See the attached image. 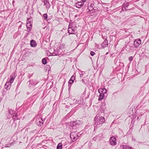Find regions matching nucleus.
Instances as JSON below:
<instances>
[{"label":"nucleus","instance_id":"obj_1","mask_svg":"<svg viewBox=\"0 0 149 149\" xmlns=\"http://www.w3.org/2000/svg\"><path fill=\"white\" fill-rule=\"evenodd\" d=\"M105 121V118L104 117L96 116L94 118V125L95 129L101 126Z\"/></svg>","mask_w":149,"mask_h":149},{"label":"nucleus","instance_id":"obj_2","mask_svg":"<svg viewBox=\"0 0 149 149\" xmlns=\"http://www.w3.org/2000/svg\"><path fill=\"white\" fill-rule=\"evenodd\" d=\"M72 130L70 133V137L72 141L71 143L74 142L77 140L79 137V136L76 133V130L75 129L74 131Z\"/></svg>","mask_w":149,"mask_h":149},{"label":"nucleus","instance_id":"obj_3","mask_svg":"<svg viewBox=\"0 0 149 149\" xmlns=\"http://www.w3.org/2000/svg\"><path fill=\"white\" fill-rule=\"evenodd\" d=\"M68 31L69 34H75L77 33V30L73 26L72 23H70L68 27Z\"/></svg>","mask_w":149,"mask_h":149},{"label":"nucleus","instance_id":"obj_4","mask_svg":"<svg viewBox=\"0 0 149 149\" xmlns=\"http://www.w3.org/2000/svg\"><path fill=\"white\" fill-rule=\"evenodd\" d=\"M106 56H104L103 57H100V59H98L97 63V64L100 65H102V63H104V62L105 61Z\"/></svg>","mask_w":149,"mask_h":149},{"label":"nucleus","instance_id":"obj_5","mask_svg":"<svg viewBox=\"0 0 149 149\" xmlns=\"http://www.w3.org/2000/svg\"><path fill=\"white\" fill-rule=\"evenodd\" d=\"M82 98L80 97L79 99L76 100L75 99H74L73 100V103H70V105H73V104H80L81 103H83Z\"/></svg>","mask_w":149,"mask_h":149},{"label":"nucleus","instance_id":"obj_6","mask_svg":"<svg viewBox=\"0 0 149 149\" xmlns=\"http://www.w3.org/2000/svg\"><path fill=\"white\" fill-rule=\"evenodd\" d=\"M81 124V121L79 120H77L75 121H72L70 123V126L71 127H74L78 125H80Z\"/></svg>","mask_w":149,"mask_h":149},{"label":"nucleus","instance_id":"obj_7","mask_svg":"<svg viewBox=\"0 0 149 149\" xmlns=\"http://www.w3.org/2000/svg\"><path fill=\"white\" fill-rule=\"evenodd\" d=\"M110 144L112 146H115L116 144V138L114 136H113L110 138Z\"/></svg>","mask_w":149,"mask_h":149},{"label":"nucleus","instance_id":"obj_8","mask_svg":"<svg viewBox=\"0 0 149 149\" xmlns=\"http://www.w3.org/2000/svg\"><path fill=\"white\" fill-rule=\"evenodd\" d=\"M141 43V41L140 39H136L134 42V45L135 48H138Z\"/></svg>","mask_w":149,"mask_h":149},{"label":"nucleus","instance_id":"obj_9","mask_svg":"<svg viewBox=\"0 0 149 149\" xmlns=\"http://www.w3.org/2000/svg\"><path fill=\"white\" fill-rule=\"evenodd\" d=\"M99 93H101L103 94H105L106 96H107V90L105 88H100L98 90Z\"/></svg>","mask_w":149,"mask_h":149},{"label":"nucleus","instance_id":"obj_10","mask_svg":"<svg viewBox=\"0 0 149 149\" xmlns=\"http://www.w3.org/2000/svg\"><path fill=\"white\" fill-rule=\"evenodd\" d=\"M28 83H29V86L31 87L32 86H35L38 83V81L36 80H33L32 81L29 80Z\"/></svg>","mask_w":149,"mask_h":149},{"label":"nucleus","instance_id":"obj_11","mask_svg":"<svg viewBox=\"0 0 149 149\" xmlns=\"http://www.w3.org/2000/svg\"><path fill=\"white\" fill-rule=\"evenodd\" d=\"M36 124L38 126H41L43 124L42 120L40 118H37L36 120Z\"/></svg>","mask_w":149,"mask_h":149},{"label":"nucleus","instance_id":"obj_12","mask_svg":"<svg viewBox=\"0 0 149 149\" xmlns=\"http://www.w3.org/2000/svg\"><path fill=\"white\" fill-rule=\"evenodd\" d=\"M26 26L27 29V31L28 32V33H27V34L28 35L29 34V33L32 27V24L30 22L26 23Z\"/></svg>","mask_w":149,"mask_h":149},{"label":"nucleus","instance_id":"obj_13","mask_svg":"<svg viewBox=\"0 0 149 149\" xmlns=\"http://www.w3.org/2000/svg\"><path fill=\"white\" fill-rule=\"evenodd\" d=\"M76 6L78 8H80L82 7L84 5V4L80 1L77 2L75 3Z\"/></svg>","mask_w":149,"mask_h":149},{"label":"nucleus","instance_id":"obj_14","mask_svg":"<svg viewBox=\"0 0 149 149\" xmlns=\"http://www.w3.org/2000/svg\"><path fill=\"white\" fill-rule=\"evenodd\" d=\"M75 76L73 75L71 77L68 82L69 85H71L73 83L75 79Z\"/></svg>","mask_w":149,"mask_h":149},{"label":"nucleus","instance_id":"obj_15","mask_svg":"<svg viewBox=\"0 0 149 149\" xmlns=\"http://www.w3.org/2000/svg\"><path fill=\"white\" fill-rule=\"evenodd\" d=\"M15 77L16 76L15 75V74H12L11 75L10 77V81L9 82L10 84H11L13 82L14 79Z\"/></svg>","mask_w":149,"mask_h":149},{"label":"nucleus","instance_id":"obj_16","mask_svg":"<svg viewBox=\"0 0 149 149\" xmlns=\"http://www.w3.org/2000/svg\"><path fill=\"white\" fill-rule=\"evenodd\" d=\"M44 5L46 6V7L47 8H49L50 7V5L49 2V0H44Z\"/></svg>","mask_w":149,"mask_h":149},{"label":"nucleus","instance_id":"obj_17","mask_svg":"<svg viewBox=\"0 0 149 149\" xmlns=\"http://www.w3.org/2000/svg\"><path fill=\"white\" fill-rule=\"evenodd\" d=\"M108 45V40H105L102 42V47H107Z\"/></svg>","mask_w":149,"mask_h":149},{"label":"nucleus","instance_id":"obj_18","mask_svg":"<svg viewBox=\"0 0 149 149\" xmlns=\"http://www.w3.org/2000/svg\"><path fill=\"white\" fill-rule=\"evenodd\" d=\"M11 84H10L9 82H7L5 84V88L8 90L10 89Z\"/></svg>","mask_w":149,"mask_h":149},{"label":"nucleus","instance_id":"obj_19","mask_svg":"<svg viewBox=\"0 0 149 149\" xmlns=\"http://www.w3.org/2000/svg\"><path fill=\"white\" fill-rule=\"evenodd\" d=\"M30 45L31 47H35L37 45V44L36 41L33 40H31L30 42Z\"/></svg>","mask_w":149,"mask_h":149},{"label":"nucleus","instance_id":"obj_20","mask_svg":"<svg viewBox=\"0 0 149 149\" xmlns=\"http://www.w3.org/2000/svg\"><path fill=\"white\" fill-rule=\"evenodd\" d=\"M100 94L99 95V98L98 99V100L99 101H101L102 99H104V97L106 96L105 94H103L101 93H100Z\"/></svg>","mask_w":149,"mask_h":149},{"label":"nucleus","instance_id":"obj_21","mask_svg":"<svg viewBox=\"0 0 149 149\" xmlns=\"http://www.w3.org/2000/svg\"><path fill=\"white\" fill-rule=\"evenodd\" d=\"M122 148L123 149H134L132 147L128 145H123Z\"/></svg>","mask_w":149,"mask_h":149},{"label":"nucleus","instance_id":"obj_22","mask_svg":"<svg viewBox=\"0 0 149 149\" xmlns=\"http://www.w3.org/2000/svg\"><path fill=\"white\" fill-rule=\"evenodd\" d=\"M50 55L51 56H57L58 55V52H57L56 49H54V52L52 53H50Z\"/></svg>","mask_w":149,"mask_h":149},{"label":"nucleus","instance_id":"obj_23","mask_svg":"<svg viewBox=\"0 0 149 149\" xmlns=\"http://www.w3.org/2000/svg\"><path fill=\"white\" fill-rule=\"evenodd\" d=\"M59 48L62 50L66 47V45L64 43L61 44L59 46Z\"/></svg>","mask_w":149,"mask_h":149},{"label":"nucleus","instance_id":"obj_24","mask_svg":"<svg viewBox=\"0 0 149 149\" xmlns=\"http://www.w3.org/2000/svg\"><path fill=\"white\" fill-rule=\"evenodd\" d=\"M79 73L80 74V77L81 78L83 77L84 74H86V72L84 71H80Z\"/></svg>","mask_w":149,"mask_h":149},{"label":"nucleus","instance_id":"obj_25","mask_svg":"<svg viewBox=\"0 0 149 149\" xmlns=\"http://www.w3.org/2000/svg\"><path fill=\"white\" fill-rule=\"evenodd\" d=\"M94 4L92 3L90 6L88 7V8L91 9H92L93 10H95L96 8H95V7H94Z\"/></svg>","mask_w":149,"mask_h":149},{"label":"nucleus","instance_id":"obj_26","mask_svg":"<svg viewBox=\"0 0 149 149\" xmlns=\"http://www.w3.org/2000/svg\"><path fill=\"white\" fill-rule=\"evenodd\" d=\"M62 145L61 143H59L57 146L56 149H62Z\"/></svg>","mask_w":149,"mask_h":149},{"label":"nucleus","instance_id":"obj_27","mask_svg":"<svg viewBox=\"0 0 149 149\" xmlns=\"http://www.w3.org/2000/svg\"><path fill=\"white\" fill-rule=\"evenodd\" d=\"M9 113L13 116V115L14 113V111L12 110L11 109L8 110Z\"/></svg>","mask_w":149,"mask_h":149},{"label":"nucleus","instance_id":"obj_28","mask_svg":"<svg viewBox=\"0 0 149 149\" xmlns=\"http://www.w3.org/2000/svg\"><path fill=\"white\" fill-rule=\"evenodd\" d=\"M57 52H58V55H59L60 54H61V51H62L61 49H60L59 48H58L56 49Z\"/></svg>","mask_w":149,"mask_h":149},{"label":"nucleus","instance_id":"obj_29","mask_svg":"<svg viewBox=\"0 0 149 149\" xmlns=\"http://www.w3.org/2000/svg\"><path fill=\"white\" fill-rule=\"evenodd\" d=\"M48 15L47 13H45L43 15V17L45 20H47Z\"/></svg>","mask_w":149,"mask_h":149},{"label":"nucleus","instance_id":"obj_30","mask_svg":"<svg viewBox=\"0 0 149 149\" xmlns=\"http://www.w3.org/2000/svg\"><path fill=\"white\" fill-rule=\"evenodd\" d=\"M123 5V6L127 8H128V6L129 5V3L128 2L124 3Z\"/></svg>","mask_w":149,"mask_h":149},{"label":"nucleus","instance_id":"obj_31","mask_svg":"<svg viewBox=\"0 0 149 149\" xmlns=\"http://www.w3.org/2000/svg\"><path fill=\"white\" fill-rule=\"evenodd\" d=\"M42 63L44 65L46 64L47 62L45 58H44L42 59Z\"/></svg>","mask_w":149,"mask_h":149},{"label":"nucleus","instance_id":"obj_32","mask_svg":"<svg viewBox=\"0 0 149 149\" xmlns=\"http://www.w3.org/2000/svg\"><path fill=\"white\" fill-rule=\"evenodd\" d=\"M127 10V9L125 7H124L123 6H123L122 8V10L123 11H126Z\"/></svg>","mask_w":149,"mask_h":149},{"label":"nucleus","instance_id":"obj_33","mask_svg":"<svg viewBox=\"0 0 149 149\" xmlns=\"http://www.w3.org/2000/svg\"><path fill=\"white\" fill-rule=\"evenodd\" d=\"M13 119H16V118H15V117H17V113H14L13 115Z\"/></svg>","mask_w":149,"mask_h":149},{"label":"nucleus","instance_id":"obj_34","mask_svg":"<svg viewBox=\"0 0 149 149\" xmlns=\"http://www.w3.org/2000/svg\"><path fill=\"white\" fill-rule=\"evenodd\" d=\"M32 20L31 18H29L27 19L26 23L30 22L31 23V21Z\"/></svg>","mask_w":149,"mask_h":149},{"label":"nucleus","instance_id":"obj_35","mask_svg":"<svg viewBox=\"0 0 149 149\" xmlns=\"http://www.w3.org/2000/svg\"><path fill=\"white\" fill-rule=\"evenodd\" d=\"M90 54L91 56H93L95 54V52H94L92 51V52H91L90 53Z\"/></svg>","mask_w":149,"mask_h":149},{"label":"nucleus","instance_id":"obj_36","mask_svg":"<svg viewBox=\"0 0 149 149\" xmlns=\"http://www.w3.org/2000/svg\"><path fill=\"white\" fill-rule=\"evenodd\" d=\"M133 59V57L132 56H130L129 58V60L130 61H131Z\"/></svg>","mask_w":149,"mask_h":149},{"label":"nucleus","instance_id":"obj_37","mask_svg":"<svg viewBox=\"0 0 149 149\" xmlns=\"http://www.w3.org/2000/svg\"><path fill=\"white\" fill-rule=\"evenodd\" d=\"M87 1V0H81V1L84 4V3L86 2Z\"/></svg>","mask_w":149,"mask_h":149},{"label":"nucleus","instance_id":"obj_38","mask_svg":"<svg viewBox=\"0 0 149 149\" xmlns=\"http://www.w3.org/2000/svg\"><path fill=\"white\" fill-rule=\"evenodd\" d=\"M81 81H82V82L84 84H86V82H85V81H84V79H82V80H81Z\"/></svg>","mask_w":149,"mask_h":149},{"label":"nucleus","instance_id":"obj_39","mask_svg":"<svg viewBox=\"0 0 149 149\" xmlns=\"http://www.w3.org/2000/svg\"><path fill=\"white\" fill-rule=\"evenodd\" d=\"M69 106H68V105H66V108H69Z\"/></svg>","mask_w":149,"mask_h":149},{"label":"nucleus","instance_id":"obj_40","mask_svg":"<svg viewBox=\"0 0 149 149\" xmlns=\"http://www.w3.org/2000/svg\"><path fill=\"white\" fill-rule=\"evenodd\" d=\"M67 35V34L66 33H65L64 35L63 36V38L64 36H66Z\"/></svg>","mask_w":149,"mask_h":149},{"label":"nucleus","instance_id":"obj_41","mask_svg":"<svg viewBox=\"0 0 149 149\" xmlns=\"http://www.w3.org/2000/svg\"><path fill=\"white\" fill-rule=\"evenodd\" d=\"M96 138L95 137L93 138V140L95 141L96 140Z\"/></svg>","mask_w":149,"mask_h":149},{"label":"nucleus","instance_id":"obj_42","mask_svg":"<svg viewBox=\"0 0 149 149\" xmlns=\"http://www.w3.org/2000/svg\"><path fill=\"white\" fill-rule=\"evenodd\" d=\"M105 105V103H103L102 104V105Z\"/></svg>","mask_w":149,"mask_h":149},{"label":"nucleus","instance_id":"obj_43","mask_svg":"<svg viewBox=\"0 0 149 149\" xmlns=\"http://www.w3.org/2000/svg\"><path fill=\"white\" fill-rule=\"evenodd\" d=\"M99 46V45H96V47H98Z\"/></svg>","mask_w":149,"mask_h":149},{"label":"nucleus","instance_id":"obj_44","mask_svg":"<svg viewBox=\"0 0 149 149\" xmlns=\"http://www.w3.org/2000/svg\"><path fill=\"white\" fill-rule=\"evenodd\" d=\"M15 2L14 1H13V4Z\"/></svg>","mask_w":149,"mask_h":149},{"label":"nucleus","instance_id":"obj_45","mask_svg":"<svg viewBox=\"0 0 149 149\" xmlns=\"http://www.w3.org/2000/svg\"><path fill=\"white\" fill-rule=\"evenodd\" d=\"M3 94H5V92L3 91Z\"/></svg>","mask_w":149,"mask_h":149},{"label":"nucleus","instance_id":"obj_46","mask_svg":"<svg viewBox=\"0 0 149 149\" xmlns=\"http://www.w3.org/2000/svg\"><path fill=\"white\" fill-rule=\"evenodd\" d=\"M74 109H72V110H71V111L72 112V111H74Z\"/></svg>","mask_w":149,"mask_h":149},{"label":"nucleus","instance_id":"obj_47","mask_svg":"<svg viewBox=\"0 0 149 149\" xmlns=\"http://www.w3.org/2000/svg\"><path fill=\"white\" fill-rule=\"evenodd\" d=\"M21 27V26L20 25L19 26V28Z\"/></svg>","mask_w":149,"mask_h":149},{"label":"nucleus","instance_id":"obj_48","mask_svg":"<svg viewBox=\"0 0 149 149\" xmlns=\"http://www.w3.org/2000/svg\"><path fill=\"white\" fill-rule=\"evenodd\" d=\"M108 54V52H107V53L106 54Z\"/></svg>","mask_w":149,"mask_h":149},{"label":"nucleus","instance_id":"obj_49","mask_svg":"<svg viewBox=\"0 0 149 149\" xmlns=\"http://www.w3.org/2000/svg\"><path fill=\"white\" fill-rule=\"evenodd\" d=\"M137 119H138V120L139 119V117L137 118Z\"/></svg>","mask_w":149,"mask_h":149},{"label":"nucleus","instance_id":"obj_50","mask_svg":"<svg viewBox=\"0 0 149 149\" xmlns=\"http://www.w3.org/2000/svg\"><path fill=\"white\" fill-rule=\"evenodd\" d=\"M137 119H138V120L139 119V117L137 118Z\"/></svg>","mask_w":149,"mask_h":149},{"label":"nucleus","instance_id":"obj_51","mask_svg":"<svg viewBox=\"0 0 149 149\" xmlns=\"http://www.w3.org/2000/svg\"><path fill=\"white\" fill-rule=\"evenodd\" d=\"M116 60V59L115 60H114L115 61Z\"/></svg>","mask_w":149,"mask_h":149}]
</instances>
